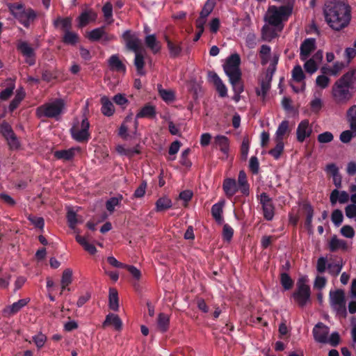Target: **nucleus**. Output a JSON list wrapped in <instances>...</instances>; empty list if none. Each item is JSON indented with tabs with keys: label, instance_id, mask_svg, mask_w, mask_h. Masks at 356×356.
Masks as SVG:
<instances>
[{
	"label": "nucleus",
	"instance_id": "obj_1",
	"mask_svg": "<svg viewBox=\"0 0 356 356\" xmlns=\"http://www.w3.org/2000/svg\"><path fill=\"white\" fill-rule=\"evenodd\" d=\"M323 14L327 24L334 31L345 29L351 19L350 6L340 0H331L326 2Z\"/></svg>",
	"mask_w": 356,
	"mask_h": 356
},
{
	"label": "nucleus",
	"instance_id": "obj_2",
	"mask_svg": "<svg viewBox=\"0 0 356 356\" xmlns=\"http://www.w3.org/2000/svg\"><path fill=\"white\" fill-rule=\"evenodd\" d=\"M356 70L343 74L332 86V95L337 104H346L353 97L356 88Z\"/></svg>",
	"mask_w": 356,
	"mask_h": 356
},
{
	"label": "nucleus",
	"instance_id": "obj_3",
	"mask_svg": "<svg viewBox=\"0 0 356 356\" xmlns=\"http://www.w3.org/2000/svg\"><path fill=\"white\" fill-rule=\"evenodd\" d=\"M240 63L241 58L239 55L234 54L226 59L223 65L224 71L229 77L234 92L238 93L243 92L244 90L243 85L241 82Z\"/></svg>",
	"mask_w": 356,
	"mask_h": 356
},
{
	"label": "nucleus",
	"instance_id": "obj_4",
	"mask_svg": "<svg viewBox=\"0 0 356 356\" xmlns=\"http://www.w3.org/2000/svg\"><path fill=\"white\" fill-rule=\"evenodd\" d=\"M292 11L291 5L281 6H270L264 17L265 22L272 25L281 26L284 28V22L288 20Z\"/></svg>",
	"mask_w": 356,
	"mask_h": 356
},
{
	"label": "nucleus",
	"instance_id": "obj_5",
	"mask_svg": "<svg viewBox=\"0 0 356 356\" xmlns=\"http://www.w3.org/2000/svg\"><path fill=\"white\" fill-rule=\"evenodd\" d=\"M64 106L62 99H55L38 107L36 114L38 118H56L62 113Z\"/></svg>",
	"mask_w": 356,
	"mask_h": 356
},
{
	"label": "nucleus",
	"instance_id": "obj_6",
	"mask_svg": "<svg viewBox=\"0 0 356 356\" xmlns=\"http://www.w3.org/2000/svg\"><path fill=\"white\" fill-rule=\"evenodd\" d=\"M329 299L330 305L337 314L346 316L347 312L344 291L341 289L330 291Z\"/></svg>",
	"mask_w": 356,
	"mask_h": 356
},
{
	"label": "nucleus",
	"instance_id": "obj_7",
	"mask_svg": "<svg viewBox=\"0 0 356 356\" xmlns=\"http://www.w3.org/2000/svg\"><path fill=\"white\" fill-rule=\"evenodd\" d=\"M295 301L300 306L304 307L310 300V288L307 284V278L302 277L298 279L297 289L293 293Z\"/></svg>",
	"mask_w": 356,
	"mask_h": 356
},
{
	"label": "nucleus",
	"instance_id": "obj_8",
	"mask_svg": "<svg viewBox=\"0 0 356 356\" xmlns=\"http://www.w3.org/2000/svg\"><path fill=\"white\" fill-rule=\"evenodd\" d=\"M90 123L87 118L76 123L71 129L72 138L77 142H87L90 138Z\"/></svg>",
	"mask_w": 356,
	"mask_h": 356
},
{
	"label": "nucleus",
	"instance_id": "obj_9",
	"mask_svg": "<svg viewBox=\"0 0 356 356\" xmlns=\"http://www.w3.org/2000/svg\"><path fill=\"white\" fill-rule=\"evenodd\" d=\"M279 57L274 56L273 58V69H268L267 73L264 79L260 82V88L256 89L257 96L261 97L263 99L266 97L267 92L270 88V82L273 74L275 70V67L278 63Z\"/></svg>",
	"mask_w": 356,
	"mask_h": 356
},
{
	"label": "nucleus",
	"instance_id": "obj_10",
	"mask_svg": "<svg viewBox=\"0 0 356 356\" xmlns=\"http://www.w3.org/2000/svg\"><path fill=\"white\" fill-rule=\"evenodd\" d=\"M259 203L261 205L263 215L266 220H271L275 214V206L270 198L266 193H262L259 197Z\"/></svg>",
	"mask_w": 356,
	"mask_h": 356
},
{
	"label": "nucleus",
	"instance_id": "obj_11",
	"mask_svg": "<svg viewBox=\"0 0 356 356\" xmlns=\"http://www.w3.org/2000/svg\"><path fill=\"white\" fill-rule=\"evenodd\" d=\"M122 38L128 49L134 53L140 51L141 40L137 33L126 31L122 34Z\"/></svg>",
	"mask_w": 356,
	"mask_h": 356
},
{
	"label": "nucleus",
	"instance_id": "obj_12",
	"mask_svg": "<svg viewBox=\"0 0 356 356\" xmlns=\"http://www.w3.org/2000/svg\"><path fill=\"white\" fill-rule=\"evenodd\" d=\"M292 79L293 81L300 83V87H297L293 83H291V86L295 92H302L305 89V76L304 72L300 65H296L291 72Z\"/></svg>",
	"mask_w": 356,
	"mask_h": 356
},
{
	"label": "nucleus",
	"instance_id": "obj_13",
	"mask_svg": "<svg viewBox=\"0 0 356 356\" xmlns=\"http://www.w3.org/2000/svg\"><path fill=\"white\" fill-rule=\"evenodd\" d=\"M283 28L281 26L272 25L266 23L261 30V36L264 40L271 41L282 32Z\"/></svg>",
	"mask_w": 356,
	"mask_h": 356
},
{
	"label": "nucleus",
	"instance_id": "obj_14",
	"mask_svg": "<svg viewBox=\"0 0 356 356\" xmlns=\"http://www.w3.org/2000/svg\"><path fill=\"white\" fill-rule=\"evenodd\" d=\"M156 115V108L155 106L151 104H146L144 106L136 115V118L133 121L134 134L136 132V129L138 128V120L140 118H153Z\"/></svg>",
	"mask_w": 356,
	"mask_h": 356
},
{
	"label": "nucleus",
	"instance_id": "obj_15",
	"mask_svg": "<svg viewBox=\"0 0 356 356\" xmlns=\"http://www.w3.org/2000/svg\"><path fill=\"white\" fill-rule=\"evenodd\" d=\"M329 334V327L322 323H317L313 329L314 339L321 343H326Z\"/></svg>",
	"mask_w": 356,
	"mask_h": 356
},
{
	"label": "nucleus",
	"instance_id": "obj_16",
	"mask_svg": "<svg viewBox=\"0 0 356 356\" xmlns=\"http://www.w3.org/2000/svg\"><path fill=\"white\" fill-rule=\"evenodd\" d=\"M17 48L25 57L26 62L29 65H33L35 64V60L34 49L29 44L24 41L20 42L17 45Z\"/></svg>",
	"mask_w": 356,
	"mask_h": 356
},
{
	"label": "nucleus",
	"instance_id": "obj_17",
	"mask_svg": "<svg viewBox=\"0 0 356 356\" xmlns=\"http://www.w3.org/2000/svg\"><path fill=\"white\" fill-rule=\"evenodd\" d=\"M316 40L314 38H307L304 40L300 46V59L306 60L310 56L311 53L315 49Z\"/></svg>",
	"mask_w": 356,
	"mask_h": 356
},
{
	"label": "nucleus",
	"instance_id": "obj_18",
	"mask_svg": "<svg viewBox=\"0 0 356 356\" xmlns=\"http://www.w3.org/2000/svg\"><path fill=\"white\" fill-rule=\"evenodd\" d=\"M208 76L209 81L215 85L219 95L222 97H226L227 95V88L218 75L214 72H209Z\"/></svg>",
	"mask_w": 356,
	"mask_h": 356
},
{
	"label": "nucleus",
	"instance_id": "obj_19",
	"mask_svg": "<svg viewBox=\"0 0 356 356\" xmlns=\"http://www.w3.org/2000/svg\"><path fill=\"white\" fill-rule=\"evenodd\" d=\"M322 57L323 53L319 51L312 58L305 60L304 68L305 70L309 74L314 73L318 69V64L321 60Z\"/></svg>",
	"mask_w": 356,
	"mask_h": 356
},
{
	"label": "nucleus",
	"instance_id": "obj_20",
	"mask_svg": "<svg viewBox=\"0 0 356 356\" xmlns=\"http://www.w3.org/2000/svg\"><path fill=\"white\" fill-rule=\"evenodd\" d=\"M97 13L92 10L83 11L77 18L78 27L83 28L90 22H95L97 19Z\"/></svg>",
	"mask_w": 356,
	"mask_h": 356
},
{
	"label": "nucleus",
	"instance_id": "obj_21",
	"mask_svg": "<svg viewBox=\"0 0 356 356\" xmlns=\"http://www.w3.org/2000/svg\"><path fill=\"white\" fill-rule=\"evenodd\" d=\"M222 188L226 196L229 198L240 191L236 181L232 178H227L223 181Z\"/></svg>",
	"mask_w": 356,
	"mask_h": 356
},
{
	"label": "nucleus",
	"instance_id": "obj_22",
	"mask_svg": "<svg viewBox=\"0 0 356 356\" xmlns=\"http://www.w3.org/2000/svg\"><path fill=\"white\" fill-rule=\"evenodd\" d=\"M312 134V128L307 120L300 122L297 128V139L299 142H303Z\"/></svg>",
	"mask_w": 356,
	"mask_h": 356
},
{
	"label": "nucleus",
	"instance_id": "obj_23",
	"mask_svg": "<svg viewBox=\"0 0 356 356\" xmlns=\"http://www.w3.org/2000/svg\"><path fill=\"white\" fill-rule=\"evenodd\" d=\"M79 152L80 148L79 147H76L68 149L56 151L54 152V156L58 159L70 161Z\"/></svg>",
	"mask_w": 356,
	"mask_h": 356
},
{
	"label": "nucleus",
	"instance_id": "obj_24",
	"mask_svg": "<svg viewBox=\"0 0 356 356\" xmlns=\"http://www.w3.org/2000/svg\"><path fill=\"white\" fill-rule=\"evenodd\" d=\"M108 65L111 70L125 73L126 66L118 54L112 55L108 60Z\"/></svg>",
	"mask_w": 356,
	"mask_h": 356
},
{
	"label": "nucleus",
	"instance_id": "obj_25",
	"mask_svg": "<svg viewBox=\"0 0 356 356\" xmlns=\"http://www.w3.org/2000/svg\"><path fill=\"white\" fill-rule=\"evenodd\" d=\"M271 49L270 47L268 45H262L261 47L259 55L261 60V64L262 65H266L267 63H270V67L268 69H273V58L274 56H277V55L274 54L273 56H271L270 54Z\"/></svg>",
	"mask_w": 356,
	"mask_h": 356
},
{
	"label": "nucleus",
	"instance_id": "obj_26",
	"mask_svg": "<svg viewBox=\"0 0 356 356\" xmlns=\"http://www.w3.org/2000/svg\"><path fill=\"white\" fill-rule=\"evenodd\" d=\"M349 198L350 196L346 191H339L337 189L333 190L330 197V202L332 205H334L337 201H339L341 204L346 203Z\"/></svg>",
	"mask_w": 356,
	"mask_h": 356
},
{
	"label": "nucleus",
	"instance_id": "obj_27",
	"mask_svg": "<svg viewBox=\"0 0 356 356\" xmlns=\"http://www.w3.org/2000/svg\"><path fill=\"white\" fill-rule=\"evenodd\" d=\"M29 302L28 299H21L3 309L5 315L11 316L17 313L22 308Z\"/></svg>",
	"mask_w": 356,
	"mask_h": 356
},
{
	"label": "nucleus",
	"instance_id": "obj_28",
	"mask_svg": "<svg viewBox=\"0 0 356 356\" xmlns=\"http://www.w3.org/2000/svg\"><path fill=\"white\" fill-rule=\"evenodd\" d=\"M100 102L102 104V113L107 117L112 116L115 113V107L110 99L108 97L104 95L101 97Z\"/></svg>",
	"mask_w": 356,
	"mask_h": 356
},
{
	"label": "nucleus",
	"instance_id": "obj_29",
	"mask_svg": "<svg viewBox=\"0 0 356 356\" xmlns=\"http://www.w3.org/2000/svg\"><path fill=\"white\" fill-rule=\"evenodd\" d=\"M139 147L140 146L138 145L133 147H129L124 145H118L116 146L115 149L119 154L126 156L127 157H132L135 154H140Z\"/></svg>",
	"mask_w": 356,
	"mask_h": 356
},
{
	"label": "nucleus",
	"instance_id": "obj_30",
	"mask_svg": "<svg viewBox=\"0 0 356 356\" xmlns=\"http://www.w3.org/2000/svg\"><path fill=\"white\" fill-rule=\"evenodd\" d=\"M35 18L36 13L32 9H27L19 15L18 19L24 26L29 27Z\"/></svg>",
	"mask_w": 356,
	"mask_h": 356
},
{
	"label": "nucleus",
	"instance_id": "obj_31",
	"mask_svg": "<svg viewBox=\"0 0 356 356\" xmlns=\"http://www.w3.org/2000/svg\"><path fill=\"white\" fill-rule=\"evenodd\" d=\"M103 327L113 325L115 330H120L122 327V322L120 317L115 314H108L103 323Z\"/></svg>",
	"mask_w": 356,
	"mask_h": 356
},
{
	"label": "nucleus",
	"instance_id": "obj_32",
	"mask_svg": "<svg viewBox=\"0 0 356 356\" xmlns=\"http://www.w3.org/2000/svg\"><path fill=\"white\" fill-rule=\"evenodd\" d=\"M145 44L154 54L158 53L161 49V45L154 34L146 35Z\"/></svg>",
	"mask_w": 356,
	"mask_h": 356
},
{
	"label": "nucleus",
	"instance_id": "obj_33",
	"mask_svg": "<svg viewBox=\"0 0 356 356\" xmlns=\"http://www.w3.org/2000/svg\"><path fill=\"white\" fill-rule=\"evenodd\" d=\"M214 145L218 147L222 152L227 154L229 152V142L227 137L222 135H218L214 138Z\"/></svg>",
	"mask_w": 356,
	"mask_h": 356
},
{
	"label": "nucleus",
	"instance_id": "obj_34",
	"mask_svg": "<svg viewBox=\"0 0 356 356\" xmlns=\"http://www.w3.org/2000/svg\"><path fill=\"white\" fill-rule=\"evenodd\" d=\"M237 184L240 188V191L245 195L249 194V184L247 181L246 174L243 170H241L238 176Z\"/></svg>",
	"mask_w": 356,
	"mask_h": 356
},
{
	"label": "nucleus",
	"instance_id": "obj_35",
	"mask_svg": "<svg viewBox=\"0 0 356 356\" xmlns=\"http://www.w3.org/2000/svg\"><path fill=\"white\" fill-rule=\"evenodd\" d=\"M67 220L69 227L72 229H74L78 223L82 222V219L79 218L76 213L70 207L67 208Z\"/></svg>",
	"mask_w": 356,
	"mask_h": 356
},
{
	"label": "nucleus",
	"instance_id": "obj_36",
	"mask_svg": "<svg viewBox=\"0 0 356 356\" xmlns=\"http://www.w3.org/2000/svg\"><path fill=\"white\" fill-rule=\"evenodd\" d=\"M346 242L338 238L336 236H332L329 242V249L331 252H335L339 250H346Z\"/></svg>",
	"mask_w": 356,
	"mask_h": 356
},
{
	"label": "nucleus",
	"instance_id": "obj_37",
	"mask_svg": "<svg viewBox=\"0 0 356 356\" xmlns=\"http://www.w3.org/2000/svg\"><path fill=\"white\" fill-rule=\"evenodd\" d=\"M134 65L136 67L137 72L139 75L143 76L145 74L144 70V56L140 51L135 52Z\"/></svg>",
	"mask_w": 356,
	"mask_h": 356
},
{
	"label": "nucleus",
	"instance_id": "obj_38",
	"mask_svg": "<svg viewBox=\"0 0 356 356\" xmlns=\"http://www.w3.org/2000/svg\"><path fill=\"white\" fill-rule=\"evenodd\" d=\"M314 98L310 102V106L311 109L314 112H318L322 106H323V102L321 100V92L318 90H316L314 92Z\"/></svg>",
	"mask_w": 356,
	"mask_h": 356
},
{
	"label": "nucleus",
	"instance_id": "obj_39",
	"mask_svg": "<svg viewBox=\"0 0 356 356\" xmlns=\"http://www.w3.org/2000/svg\"><path fill=\"white\" fill-rule=\"evenodd\" d=\"M223 206L224 202H218L214 204L211 207V214L216 221L218 223H222L223 220L222 216Z\"/></svg>",
	"mask_w": 356,
	"mask_h": 356
},
{
	"label": "nucleus",
	"instance_id": "obj_40",
	"mask_svg": "<svg viewBox=\"0 0 356 356\" xmlns=\"http://www.w3.org/2000/svg\"><path fill=\"white\" fill-rule=\"evenodd\" d=\"M24 97L25 92L22 88L17 90L15 96L9 105V111L12 112L17 108Z\"/></svg>",
	"mask_w": 356,
	"mask_h": 356
},
{
	"label": "nucleus",
	"instance_id": "obj_41",
	"mask_svg": "<svg viewBox=\"0 0 356 356\" xmlns=\"http://www.w3.org/2000/svg\"><path fill=\"white\" fill-rule=\"evenodd\" d=\"M109 308L113 311H118L119 309L118 291L114 289L109 290Z\"/></svg>",
	"mask_w": 356,
	"mask_h": 356
},
{
	"label": "nucleus",
	"instance_id": "obj_42",
	"mask_svg": "<svg viewBox=\"0 0 356 356\" xmlns=\"http://www.w3.org/2000/svg\"><path fill=\"white\" fill-rule=\"evenodd\" d=\"M347 119L351 130L356 134V105L352 106L348 110Z\"/></svg>",
	"mask_w": 356,
	"mask_h": 356
},
{
	"label": "nucleus",
	"instance_id": "obj_43",
	"mask_svg": "<svg viewBox=\"0 0 356 356\" xmlns=\"http://www.w3.org/2000/svg\"><path fill=\"white\" fill-rule=\"evenodd\" d=\"M344 67V65L341 62H336L332 67H323L321 71L323 74H328L332 76H336Z\"/></svg>",
	"mask_w": 356,
	"mask_h": 356
},
{
	"label": "nucleus",
	"instance_id": "obj_44",
	"mask_svg": "<svg viewBox=\"0 0 356 356\" xmlns=\"http://www.w3.org/2000/svg\"><path fill=\"white\" fill-rule=\"evenodd\" d=\"M289 129V122L286 120L282 121L279 125L276 133L275 140V141H282L284 136L287 133Z\"/></svg>",
	"mask_w": 356,
	"mask_h": 356
},
{
	"label": "nucleus",
	"instance_id": "obj_45",
	"mask_svg": "<svg viewBox=\"0 0 356 356\" xmlns=\"http://www.w3.org/2000/svg\"><path fill=\"white\" fill-rule=\"evenodd\" d=\"M171 207L172 201L167 197H160L156 202V211L158 212L166 210L170 208Z\"/></svg>",
	"mask_w": 356,
	"mask_h": 356
},
{
	"label": "nucleus",
	"instance_id": "obj_46",
	"mask_svg": "<svg viewBox=\"0 0 356 356\" xmlns=\"http://www.w3.org/2000/svg\"><path fill=\"white\" fill-rule=\"evenodd\" d=\"M131 122H132V114H130L125 118L124 122L121 124V126L119 129L118 135L122 138H123L124 140L127 139V137H128L127 131L129 130V123H131Z\"/></svg>",
	"mask_w": 356,
	"mask_h": 356
},
{
	"label": "nucleus",
	"instance_id": "obj_47",
	"mask_svg": "<svg viewBox=\"0 0 356 356\" xmlns=\"http://www.w3.org/2000/svg\"><path fill=\"white\" fill-rule=\"evenodd\" d=\"M72 270L70 268H66L63 272L61 277V287L62 290H64L67 286H69L72 282Z\"/></svg>",
	"mask_w": 356,
	"mask_h": 356
},
{
	"label": "nucleus",
	"instance_id": "obj_48",
	"mask_svg": "<svg viewBox=\"0 0 356 356\" xmlns=\"http://www.w3.org/2000/svg\"><path fill=\"white\" fill-rule=\"evenodd\" d=\"M169 323H170V318H169L168 315L163 314V313L160 314L159 315L158 319H157V325H158V328L161 332H163L168 330Z\"/></svg>",
	"mask_w": 356,
	"mask_h": 356
},
{
	"label": "nucleus",
	"instance_id": "obj_49",
	"mask_svg": "<svg viewBox=\"0 0 356 356\" xmlns=\"http://www.w3.org/2000/svg\"><path fill=\"white\" fill-rule=\"evenodd\" d=\"M79 35L74 32H72L69 30L65 31V33L63 38V41L67 44L74 45L78 42Z\"/></svg>",
	"mask_w": 356,
	"mask_h": 356
},
{
	"label": "nucleus",
	"instance_id": "obj_50",
	"mask_svg": "<svg viewBox=\"0 0 356 356\" xmlns=\"http://www.w3.org/2000/svg\"><path fill=\"white\" fill-rule=\"evenodd\" d=\"M343 262L341 260L338 261L336 263H330L327 264V270L330 275L332 276H337L343 268Z\"/></svg>",
	"mask_w": 356,
	"mask_h": 356
},
{
	"label": "nucleus",
	"instance_id": "obj_51",
	"mask_svg": "<svg viewBox=\"0 0 356 356\" xmlns=\"http://www.w3.org/2000/svg\"><path fill=\"white\" fill-rule=\"evenodd\" d=\"M302 209L306 214L305 224L307 227H310L312 222V218L314 216V210L311 204L305 203L302 205Z\"/></svg>",
	"mask_w": 356,
	"mask_h": 356
},
{
	"label": "nucleus",
	"instance_id": "obj_52",
	"mask_svg": "<svg viewBox=\"0 0 356 356\" xmlns=\"http://www.w3.org/2000/svg\"><path fill=\"white\" fill-rule=\"evenodd\" d=\"M159 92L163 100L166 102H172L175 99L174 92L170 90H165L161 88V86H158Z\"/></svg>",
	"mask_w": 356,
	"mask_h": 356
},
{
	"label": "nucleus",
	"instance_id": "obj_53",
	"mask_svg": "<svg viewBox=\"0 0 356 356\" xmlns=\"http://www.w3.org/2000/svg\"><path fill=\"white\" fill-rule=\"evenodd\" d=\"M104 35V27L97 28L88 33V38L92 41L99 40Z\"/></svg>",
	"mask_w": 356,
	"mask_h": 356
},
{
	"label": "nucleus",
	"instance_id": "obj_54",
	"mask_svg": "<svg viewBox=\"0 0 356 356\" xmlns=\"http://www.w3.org/2000/svg\"><path fill=\"white\" fill-rule=\"evenodd\" d=\"M276 146L269 151L270 154L275 159H280L284 150V143L282 141H276Z\"/></svg>",
	"mask_w": 356,
	"mask_h": 356
},
{
	"label": "nucleus",
	"instance_id": "obj_55",
	"mask_svg": "<svg viewBox=\"0 0 356 356\" xmlns=\"http://www.w3.org/2000/svg\"><path fill=\"white\" fill-rule=\"evenodd\" d=\"M8 7L13 15L17 19L19 17V15L22 14V13L25 10L22 3H9Z\"/></svg>",
	"mask_w": 356,
	"mask_h": 356
},
{
	"label": "nucleus",
	"instance_id": "obj_56",
	"mask_svg": "<svg viewBox=\"0 0 356 356\" xmlns=\"http://www.w3.org/2000/svg\"><path fill=\"white\" fill-rule=\"evenodd\" d=\"M330 82V78L325 76L324 74L318 76L316 79V86L321 89H325L327 88Z\"/></svg>",
	"mask_w": 356,
	"mask_h": 356
},
{
	"label": "nucleus",
	"instance_id": "obj_57",
	"mask_svg": "<svg viewBox=\"0 0 356 356\" xmlns=\"http://www.w3.org/2000/svg\"><path fill=\"white\" fill-rule=\"evenodd\" d=\"M27 218L31 222V223L34 225L35 227L43 229L44 226V221L43 218L29 215Z\"/></svg>",
	"mask_w": 356,
	"mask_h": 356
},
{
	"label": "nucleus",
	"instance_id": "obj_58",
	"mask_svg": "<svg viewBox=\"0 0 356 356\" xmlns=\"http://www.w3.org/2000/svg\"><path fill=\"white\" fill-rule=\"evenodd\" d=\"M165 40L170 55L174 57L177 56L181 51V46L179 44H174L167 38H165Z\"/></svg>",
	"mask_w": 356,
	"mask_h": 356
},
{
	"label": "nucleus",
	"instance_id": "obj_59",
	"mask_svg": "<svg viewBox=\"0 0 356 356\" xmlns=\"http://www.w3.org/2000/svg\"><path fill=\"white\" fill-rule=\"evenodd\" d=\"M72 19L69 17L66 18H58L54 21V25L56 26H60L62 29L66 31L71 28Z\"/></svg>",
	"mask_w": 356,
	"mask_h": 356
},
{
	"label": "nucleus",
	"instance_id": "obj_60",
	"mask_svg": "<svg viewBox=\"0 0 356 356\" xmlns=\"http://www.w3.org/2000/svg\"><path fill=\"white\" fill-rule=\"evenodd\" d=\"M32 339L33 341L35 343V346H37V348L40 349L44 346L47 341V337L44 334L40 332L34 335L32 337Z\"/></svg>",
	"mask_w": 356,
	"mask_h": 356
},
{
	"label": "nucleus",
	"instance_id": "obj_61",
	"mask_svg": "<svg viewBox=\"0 0 356 356\" xmlns=\"http://www.w3.org/2000/svg\"><path fill=\"white\" fill-rule=\"evenodd\" d=\"M102 11L104 13V16L106 18V19L108 21V24H111L113 22V6L111 3H106L102 8Z\"/></svg>",
	"mask_w": 356,
	"mask_h": 356
},
{
	"label": "nucleus",
	"instance_id": "obj_62",
	"mask_svg": "<svg viewBox=\"0 0 356 356\" xmlns=\"http://www.w3.org/2000/svg\"><path fill=\"white\" fill-rule=\"evenodd\" d=\"M122 199V197L120 196L119 197H111L108 200H107V202L106 203V207L107 210L110 212H113L115 209V207L120 204Z\"/></svg>",
	"mask_w": 356,
	"mask_h": 356
},
{
	"label": "nucleus",
	"instance_id": "obj_63",
	"mask_svg": "<svg viewBox=\"0 0 356 356\" xmlns=\"http://www.w3.org/2000/svg\"><path fill=\"white\" fill-rule=\"evenodd\" d=\"M332 221L336 226H339L343 219L342 211L339 209L334 210L332 213Z\"/></svg>",
	"mask_w": 356,
	"mask_h": 356
},
{
	"label": "nucleus",
	"instance_id": "obj_64",
	"mask_svg": "<svg viewBox=\"0 0 356 356\" xmlns=\"http://www.w3.org/2000/svg\"><path fill=\"white\" fill-rule=\"evenodd\" d=\"M15 87V84L12 83L8 87L3 90L0 92V99L5 101L9 99L13 92Z\"/></svg>",
	"mask_w": 356,
	"mask_h": 356
}]
</instances>
